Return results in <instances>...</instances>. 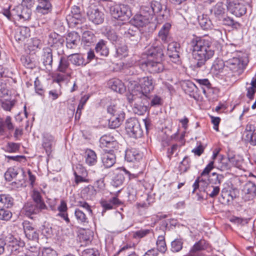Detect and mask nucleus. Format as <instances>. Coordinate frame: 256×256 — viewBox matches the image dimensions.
<instances>
[{
	"label": "nucleus",
	"mask_w": 256,
	"mask_h": 256,
	"mask_svg": "<svg viewBox=\"0 0 256 256\" xmlns=\"http://www.w3.org/2000/svg\"><path fill=\"white\" fill-rule=\"evenodd\" d=\"M22 6H16V8H14L12 12L8 9H4L3 10L2 13L8 20H10L12 14L14 15L16 14L18 16L17 14L20 13L19 12L22 10Z\"/></svg>",
	"instance_id": "09e8293b"
},
{
	"label": "nucleus",
	"mask_w": 256,
	"mask_h": 256,
	"mask_svg": "<svg viewBox=\"0 0 256 256\" xmlns=\"http://www.w3.org/2000/svg\"><path fill=\"white\" fill-rule=\"evenodd\" d=\"M41 60L47 69L50 70L52 64V52L50 48H46L43 49Z\"/></svg>",
	"instance_id": "6ab92c4d"
},
{
	"label": "nucleus",
	"mask_w": 256,
	"mask_h": 256,
	"mask_svg": "<svg viewBox=\"0 0 256 256\" xmlns=\"http://www.w3.org/2000/svg\"><path fill=\"white\" fill-rule=\"evenodd\" d=\"M160 60L148 58L141 62L142 68H146L150 73H158L164 70V66Z\"/></svg>",
	"instance_id": "1a4fd4ad"
},
{
	"label": "nucleus",
	"mask_w": 256,
	"mask_h": 256,
	"mask_svg": "<svg viewBox=\"0 0 256 256\" xmlns=\"http://www.w3.org/2000/svg\"><path fill=\"white\" fill-rule=\"evenodd\" d=\"M147 54L148 59L150 58L158 60H162L164 56V52L160 42L156 40L148 50Z\"/></svg>",
	"instance_id": "f8f14e48"
},
{
	"label": "nucleus",
	"mask_w": 256,
	"mask_h": 256,
	"mask_svg": "<svg viewBox=\"0 0 256 256\" xmlns=\"http://www.w3.org/2000/svg\"><path fill=\"white\" fill-rule=\"evenodd\" d=\"M118 113L119 115L112 116L110 118L108 122L110 128L114 129L119 127L122 124L124 118V113L122 110H119Z\"/></svg>",
	"instance_id": "bb28decb"
},
{
	"label": "nucleus",
	"mask_w": 256,
	"mask_h": 256,
	"mask_svg": "<svg viewBox=\"0 0 256 256\" xmlns=\"http://www.w3.org/2000/svg\"><path fill=\"white\" fill-rule=\"evenodd\" d=\"M212 72L215 75L223 77L230 76V72L227 70L226 66V61L216 58L213 62L211 68Z\"/></svg>",
	"instance_id": "6e6552de"
},
{
	"label": "nucleus",
	"mask_w": 256,
	"mask_h": 256,
	"mask_svg": "<svg viewBox=\"0 0 256 256\" xmlns=\"http://www.w3.org/2000/svg\"><path fill=\"white\" fill-rule=\"evenodd\" d=\"M81 166H80V169L82 170L80 172L78 171V168H76L77 170H76L74 172L75 182L76 184L88 182L86 178L88 176V172L86 170L82 168H81Z\"/></svg>",
	"instance_id": "e433bc0d"
},
{
	"label": "nucleus",
	"mask_w": 256,
	"mask_h": 256,
	"mask_svg": "<svg viewBox=\"0 0 256 256\" xmlns=\"http://www.w3.org/2000/svg\"><path fill=\"white\" fill-rule=\"evenodd\" d=\"M192 58L198 68H201L214 55V49L210 40L200 37L193 38L190 43Z\"/></svg>",
	"instance_id": "f257e3e1"
},
{
	"label": "nucleus",
	"mask_w": 256,
	"mask_h": 256,
	"mask_svg": "<svg viewBox=\"0 0 256 256\" xmlns=\"http://www.w3.org/2000/svg\"><path fill=\"white\" fill-rule=\"evenodd\" d=\"M80 42V36L77 32L69 33L66 38V45L68 48L74 49L76 48Z\"/></svg>",
	"instance_id": "412c9836"
},
{
	"label": "nucleus",
	"mask_w": 256,
	"mask_h": 256,
	"mask_svg": "<svg viewBox=\"0 0 256 256\" xmlns=\"http://www.w3.org/2000/svg\"><path fill=\"white\" fill-rule=\"evenodd\" d=\"M230 163L232 166H235L236 168H240L242 166V160L239 157H231L230 158Z\"/></svg>",
	"instance_id": "13d9d810"
},
{
	"label": "nucleus",
	"mask_w": 256,
	"mask_h": 256,
	"mask_svg": "<svg viewBox=\"0 0 256 256\" xmlns=\"http://www.w3.org/2000/svg\"><path fill=\"white\" fill-rule=\"evenodd\" d=\"M77 206L84 209L88 214H92L90 206L86 202L81 200L78 201L77 202Z\"/></svg>",
	"instance_id": "0e129e2a"
},
{
	"label": "nucleus",
	"mask_w": 256,
	"mask_h": 256,
	"mask_svg": "<svg viewBox=\"0 0 256 256\" xmlns=\"http://www.w3.org/2000/svg\"><path fill=\"white\" fill-rule=\"evenodd\" d=\"M125 128L126 134L130 137L136 138L142 136V132L139 122L134 118H130L127 120Z\"/></svg>",
	"instance_id": "39448f33"
},
{
	"label": "nucleus",
	"mask_w": 256,
	"mask_h": 256,
	"mask_svg": "<svg viewBox=\"0 0 256 256\" xmlns=\"http://www.w3.org/2000/svg\"><path fill=\"white\" fill-rule=\"evenodd\" d=\"M64 42V40L61 38L60 36L53 32L50 34L48 43L51 46L58 47L61 46Z\"/></svg>",
	"instance_id": "f704fd0d"
},
{
	"label": "nucleus",
	"mask_w": 256,
	"mask_h": 256,
	"mask_svg": "<svg viewBox=\"0 0 256 256\" xmlns=\"http://www.w3.org/2000/svg\"><path fill=\"white\" fill-rule=\"evenodd\" d=\"M13 204V198L8 194H0V207H10Z\"/></svg>",
	"instance_id": "a19ab883"
},
{
	"label": "nucleus",
	"mask_w": 256,
	"mask_h": 256,
	"mask_svg": "<svg viewBox=\"0 0 256 256\" xmlns=\"http://www.w3.org/2000/svg\"><path fill=\"white\" fill-rule=\"evenodd\" d=\"M122 110L116 105H110L108 108V112L112 116L119 115L118 112Z\"/></svg>",
	"instance_id": "338daca9"
},
{
	"label": "nucleus",
	"mask_w": 256,
	"mask_h": 256,
	"mask_svg": "<svg viewBox=\"0 0 256 256\" xmlns=\"http://www.w3.org/2000/svg\"><path fill=\"white\" fill-rule=\"evenodd\" d=\"M180 48L178 44L176 42H170L167 47V54L171 58V60L174 62H179L178 50Z\"/></svg>",
	"instance_id": "f3484780"
},
{
	"label": "nucleus",
	"mask_w": 256,
	"mask_h": 256,
	"mask_svg": "<svg viewBox=\"0 0 256 256\" xmlns=\"http://www.w3.org/2000/svg\"><path fill=\"white\" fill-rule=\"evenodd\" d=\"M256 194V186L252 182L248 181L244 186L242 190V198L245 200H252Z\"/></svg>",
	"instance_id": "2eb2a0df"
},
{
	"label": "nucleus",
	"mask_w": 256,
	"mask_h": 256,
	"mask_svg": "<svg viewBox=\"0 0 256 256\" xmlns=\"http://www.w3.org/2000/svg\"><path fill=\"white\" fill-rule=\"evenodd\" d=\"M142 158V154L135 148L126 150L125 159L129 162L139 161Z\"/></svg>",
	"instance_id": "4be33fe9"
},
{
	"label": "nucleus",
	"mask_w": 256,
	"mask_h": 256,
	"mask_svg": "<svg viewBox=\"0 0 256 256\" xmlns=\"http://www.w3.org/2000/svg\"><path fill=\"white\" fill-rule=\"evenodd\" d=\"M152 18L146 12H143L142 9L141 14L135 15L130 20V24L137 28L145 26Z\"/></svg>",
	"instance_id": "9b49d317"
},
{
	"label": "nucleus",
	"mask_w": 256,
	"mask_h": 256,
	"mask_svg": "<svg viewBox=\"0 0 256 256\" xmlns=\"http://www.w3.org/2000/svg\"><path fill=\"white\" fill-rule=\"evenodd\" d=\"M227 8L230 13L236 16H240L246 14V8L242 2L238 0H229L227 2Z\"/></svg>",
	"instance_id": "0eeeda50"
},
{
	"label": "nucleus",
	"mask_w": 256,
	"mask_h": 256,
	"mask_svg": "<svg viewBox=\"0 0 256 256\" xmlns=\"http://www.w3.org/2000/svg\"><path fill=\"white\" fill-rule=\"evenodd\" d=\"M6 241L7 242L6 250L8 252L9 254H18L21 248L18 241L12 236H10L9 237H6Z\"/></svg>",
	"instance_id": "dca6fc26"
},
{
	"label": "nucleus",
	"mask_w": 256,
	"mask_h": 256,
	"mask_svg": "<svg viewBox=\"0 0 256 256\" xmlns=\"http://www.w3.org/2000/svg\"><path fill=\"white\" fill-rule=\"evenodd\" d=\"M147 108L144 104H138L136 102L134 104L133 110L135 114L138 115H142L146 112Z\"/></svg>",
	"instance_id": "3c124183"
},
{
	"label": "nucleus",
	"mask_w": 256,
	"mask_h": 256,
	"mask_svg": "<svg viewBox=\"0 0 256 256\" xmlns=\"http://www.w3.org/2000/svg\"><path fill=\"white\" fill-rule=\"evenodd\" d=\"M23 227L26 237L30 240H38V233L32 227V224L28 222L25 221L23 222Z\"/></svg>",
	"instance_id": "a211bd4d"
},
{
	"label": "nucleus",
	"mask_w": 256,
	"mask_h": 256,
	"mask_svg": "<svg viewBox=\"0 0 256 256\" xmlns=\"http://www.w3.org/2000/svg\"><path fill=\"white\" fill-rule=\"evenodd\" d=\"M250 86L247 88L246 96L250 100L254 98V96L256 92V78H253L250 82Z\"/></svg>",
	"instance_id": "a18cd8bd"
},
{
	"label": "nucleus",
	"mask_w": 256,
	"mask_h": 256,
	"mask_svg": "<svg viewBox=\"0 0 256 256\" xmlns=\"http://www.w3.org/2000/svg\"><path fill=\"white\" fill-rule=\"evenodd\" d=\"M32 197L36 204L40 208H46V206L42 200V197L39 191L34 190L32 194Z\"/></svg>",
	"instance_id": "58836bf2"
},
{
	"label": "nucleus",
	"mask_w": 256,
	"mask_h": 256,
	"mask_svg": "<svg viewBox=\"0 0 256 256\" xmlns=\"http://www.w3.org/2000/svg\"><path fill=\"white\" fill-rule=\"evenodd\" d=\"M203 249L202 244L200 242L196 243L191 248L188 256H198L197 252Z\"/></svg>",
	"instance_id": "6e6d98bb"
},
{
	"label": "nucleus",
	"mask_w": 256,
	"mask_h": 256,
	"mask_svg": "<svg viewBox=\"0 0 256 256\" xmlns=\"http://www.w3.org/2000/svg\"><path fill=\"white\" fill-rule=\"evenodd\" d=\"M120 32L125 38L132 40L137 41L139 37V30L138 28L132 24H124V26L121 28Z\"/></svg>",
	"instance_id": "9d476101"
},
{
	"label": "nucleus",
	"mask_w": 256,
	"mask_h": 256,
	"mask_svg": "<svg viewBox=\"0 0 256 256\" xmlns=\"http://www.w3.org/2000/svg\"><path fill=\"white\" fill-rule=\"evenodd\" d=\"M36 11L38 13L46 14L51 10L52 4L49 0H38Z\"/></svg>",
	"instance_id": "cd10ccee"
},
{
	"label": "nucleus",
	"mask_w": 256,
	"mask_h": 256,
	"mask_svg": "<svg viewBox=\"0 0 256 256\" xmlns=\"http://www.w3.org/2000/svg\"><path fill=\"white\" fill-rule=\"evenodd\" d=\"M186 85L188 88H190V90H188V91L190 93V95H194V94L197 93L198 90V88L197 86L192 82L188 81L186 82Z\"/></svg>",
	"instance_id": "69168bd1"
},
{
	"label": "nucleus",
	"mask_w": 256,
	"mask_h": 256,
	"mask_svg": "<svg viewBox=\"0 0 256 256\" xmlns=\"http://www.w3.org/2000/svg\"><path fill=\"white\" fill-rule=\"evenodd\" d=\"M241 52H236L232 54V58L228 60L225 59L226 66L227 70L232 73L238 72L243 69L248 62V60L246 56H241Z\"/></svg>",
	"instance_id": "7ed1b4c3"
},
{
	"label": "nucleus",
	"mask_w": 256,
	"mask_h": 256,
	"mask_svg": "<svg viewBox=\"0 0 256 256\" xmlns=\"http://www.w3.org/2000/svg\"><path fill=\"white\" fill-rule=\"evenodd\" d=\"M156 248L158 251L164 253L166 250V246L164 238L162 236H160L156 241Z\"/></svg>",
	"instance_id": "de8ad7c7"
},
{
	"label": "nucleus",
	"mask_w": 256,
	"mask_h": 256,
	"mask_svg": "<svg viewBox=\"0 0 256 256\" xmlns=\"http://www.w3.org/2000/svg\"><path fill=\"white\" fill-rule=\"evenodd\" d=\"M108 85L112 90L120 94L124 93L126 90L124 84L122 80L118 78L110 80Z\"/></svg>",
	"instance_id": "393cba45"
},
{
	"label": "nucleus",
	"mask_w": 256,
	"mask_h": 256,
	"mask_svg": "<svg viewBox=\"0 0 256 256\" xmlns=\"http://www.w3.org/2000/svg\"><path fill=\"white\" fill-rule=\"evenodd\" d=\"M190 160L188 156L184 158L180 165V168L181 171L186 172L190 166Z\"/></svg>",
	"instance_id": "bf43d9fd"
},
{
	"label": "nucleus",
	"mask_w": 256,
	"mask_h": 256,
	"mask_svg": "<svg viewBox=\"0 0 256 256\" xmlns=\"http://www.w3.org/2000/svg\"><path fill=\"white\" fill-rule=\"evenodd\" d=\"M82 256H99V252L94 248H87L82 251Z\"/></svg>",
	"instance_id": "680f3d73"
},
{
	"label": "nucleus",
	"mask_w": 256,
	"mask_h": 256,
	"mask_svg": "<svg viewBox=\"0 0 256 256\" xmlns=\"http://www.w3.org/2000/svg\"><path fill=\"white\" fill-rule=\"evenodd\" d=\"M70 76V74H67L58 73L56 74L55 77L54 78V81L57 83L60 84L62 82H64Z\"/></svg>",
	"instance_id": "e2e57ef3"
},
{
	"label": "nucleus",
	"mask_w": 256,
	"mask_h": 256,
	"mask_svg": "<svg viewBox=\"0 0 256 256\" xmlns=\"http://www.w3.org/2000/svg\"><path fill=\"white\" fill-rule=\"evenodd\" d=\"M18 174V172L14 168H10L6 172L4 177L6 180L10 181L14 178H15Z\"/></svg>",
	"instance_id": "4d7b16f0"
},
{
	"label": "nucleus",
	"mask_w": 256,
	"mask_h": 256,
	"mask_svg": "<svg viewBox=\"0 0 256 256\" xmlns=\"http://www.w3.org/2000/svg\"><path fill=\"white\" fill-rule=\"evenodd\" d=\"M34 4V0H22V4L26 6V8H24L21 11L20 13H18V16L20 18H23L25 20H28L30 17V14L28 12L29 10L28 8V7H31Z\"/></svg>",
	"instance_id": "c85d7f7f"
},
{
	"label": "nucleus",
	"mask_w": 256,
	"mask_h": 256,
	"mask_svg": "<svg viewBox=\"0 0 256 256\" xmlns=\"http://www.w3.org/2000/svg\"><path fill=\"white\" fill-rule=\"evenodd\" d=\"M183 242L180 239H176L171 243V250L173 252H178L182 248Z\"/></svg>",
	"instance_id": "8fccbe9b"
},
{
	"label": "nucleus",
	"mask_w": 256,
	"mask_h": 256,
	"mask_svg": "<svg viewBox=\"0 0 256 256\" xmlns=\"http://www.w3.org/2000/svg\"><path fill=\"white\" fill-rule=\"evenodd\" d=\"M87 14L89 20L96 24L102 23L104 19V12L96 8L90 7L87 12Z\"/></svg>",
	"instance_id": "4468645a"
},
{
	"label": "nucleus",
	"mask_w": 256,
	"mask_h": 256,
	"mask_svg": "<svg viewBox=\"0 0 256 256\" xmlns=\"http://www.w3.org/2000/svg\"><path fill=\"white\" fill-rule=\"evenodd\" d=\"M85 162L88 166H94L97 162V156L96 152L90 149L86 150L85 152Z\"/></svg>",
	"instance_id": "c9c22d12"
},
{
	"label": "nucleus",
	"mask_w": 256,
	"mask_h": 256,
	"mask_svg": "<svg viewBox=\"0 0 256 256\" xmlns=\"http://www.w3.org/2000/svg\"><path fill=\"white\" fill-rule=\"evenodd\" d=\"M68 58L72 64L76 66H84L88 62H86L84 57L78 54H74L68 56Z\"/></svg>",
	"instance_id": "2f4dec72"
},
{
	"label": "nucleus",
	"mask_w": 256,
	"mask_h": 256,
	"mask_svg": "<svg viewBox=\"0 0 256 256\" xmlns=\"http://www.w3.org/2000/svg\"><path fill=\"white\" fill-rule=\"evenodd\" d=\"M30 36V28L26 26H20L16 31L14 38L18 42L20 43L24 42Z\"/></svg>",
	"instance_id": "aec40b11"
},
{
	"label": "nucleus",
	"mask_w": 256,
	"mask_h": 256,
	"mask_svg": "<svg viewBox=\"0 0 256 256\" xmlns=\"http://www.w3.org/2000/svg\"><path fill=\"white\" fill-rule=\"evenodd\" d=\"M12 216V212L7 209L0 208V220L8 221Z\"/></svg>",
	"instance_id": "603ef678"
},
{
	"label": "nucleus",
	"mask_w": 256,
	"mask_h": 256,
	"mask_svg": "<svg viewBox=\"0 0 256 256\" xmlns=\"http://www.w3.org/2000/svg\"><path fill=\"white\" fill-rule=\"evenodd\" d=\"M216 166L221 171H226L230 170L231 168V164L230 163V158L220 156V158Z\"/></svg>",
	"instance_id": "7c9ffc66"
},
{
	"label": "nucleus",
	"mask_w": 256,
	"mask_h": 256,
	"mask_svg": "<svg viewBox=\"0 0 256 256\" xmlns=\"http://www.w3.org/2000/svg\"><path fill=\"white\" fill-rule=\"evenodd\" d=\"M110 11L114 18L122 21L128 20L132 15L129 6L123 4H115L111 6Z\"/></svg>",
	"instance_id": "20e7f679"
},
{
	"label": "nucleus",
	"mask_w": 256,
	"mask_h": 256,
	"mask_svg": "<svg viewBox=\"0 0 256 256\" xmlns=\"http://www.w3.org/2000/svg\"><path fill=\"white\" fill-rule=\"evenodd\" d=\"M198 22L203 30H208L212 28V22L206 15H202L200 16L198 18Z\"/></svg>",
	"instance_id": "ea45409f"
},
{
	"label": "nucleus",
	"mask_w": 256,
	"mask_h": 256,
	"mask_svg": "<svg viewBox=\"0 0 256 256\" xmlns=\"http://www.w3.org/2000/svg\"><path fill=\"white\" fill-rule=\"evenodd\" d=\"M75 217L79 223H85L88 222V218L86 214L79 208H76L74 212Z\"/></svg>",
	"instance_id": "c03bdc74"
},
{
	"label": "nucleus",
	"mask_w": 256,
	"mask_h": 256,
	"mask_svg": "<svg viewBox=\"0 0 256 256\" xmlns=\"http://www.w3.org/2000/svg\"><path fill=\"white\" fill-rule=\"evenodd\" d=\"M102 160L106 168H110L116 162L115 155L112 152L106 151L102 155Z\"/></svg>",
	"instance_id": "5701e85b"
},
{
	"label": "nucleus",
	"mask_w": 256,
	"mask_h": 256,
	"mask_svg": "<svg viewBox=\"0 0 256 256\" xmlns=\"http://www.w3.org/2000/svg\"><path fill=\"white\" fill-rule=\"evenodd\" d=\"M68 61V58L63 56L61 57L58 67V71L60 72L67 74H70Z\"/></svg>",
	"instance_id": "72a5a7b5"
},
{
	"label": "nucleus",
	"mask_w": 256,
	"mask_h": 256,
	"mask_svg": "<svg viewBox=\"0 0 256 256\" xmlns=\"http://www.w3.org/2000/svg\"><path fill=\"white\" fill-rule=\"evenodd\" d=\"M44 208H40L37 204L31 203L26 204L23 208V211L24 214L28 216H30L32 214H36Z\"/></svg>",
	"instance_id": "c756f323"
},
{
	"label": "nucleus",
	"mask_w": 256,
	"mask_h": 256,
	"mask_svg": "<svg viewBox=\"0 0 256 256\" xmlns=\"http://www.w3.org/2000/svg\"><path fill=\"white\" fill-rule=\"evenodd\" d=\"M40 249L38 246H30L24 256H39L40 254Z\"/></svg>",
	"instance_id": "5fc2aeb1"
},
{
	"label": "nucleus",
	"mask_w": 256,
	"mask_h": 256,
	"mask_svg": "<svg viewBox=\"0 0 256 256\" xmlns=\"http://www.w3.org/2000/svg\"><path fill=\"white\" fill-rule=\"evenodd\" d=\"M96 52L100 56H106L108 54L109 50L106 46V42L104 40H100L95 48Z\"/></svg>",
	"instance_id": "4c0bfd02"
},
{
	"label": "nucleus",
	"mask_w": 256,
	"mask_h": 256,
	"mask_svg": "<svg viewBox=\"0 0 256 256\" xmlns=\"http://www.w3.org/2000/svg\"><path fill=\"white\" fill-rule=\"evenodd\" d=\"M95 39L94 34L90 31H86L82 34V40L86 44H90L94 42Z\"/></svg>",
	"instance_id": "49530a36"
},
{
	"label": "nucleus",
	"mask_w": 256,
	"mask_h": 256,
	"mask_svg": "<svg viewBox=\"0 0 256 256\" xmlns=\"http://www.w3.org/2000/svg\"><path fill=\"white\" fill-rule=\"evenodd\" d=\"M54 143V138L52 135L49 134H43L42 146L48 154H50Z\"/></svg>",
	"instance_id": "b1692460"
},
{
	"label": "nucleus",
	"mask_w": 256,
	"mask_h": 256,
	"mask_svg": "<svg viewBox=\"0 0 256 256\" xmlns=\"http://www.w3.org/2000/svg\"><path fill=\"white\" fill-rule=\"evenodd\" d=\"M127 86L129 91H132L134 94H138L140 98H144L147 97L154 87V80L150 76L142 78L139 79L138 82L130 80Z\"/></svg>",
	"instance_id": "f03ea898"
},
{
	"label": "nucleus",
	"mask_w": 256,
	"mask_h": 256,
	"mask_svg": "<svg viewBox=\"0 0 256 256\" xmlns=\"http://www.w3.org/2000/svg\"><path fill=\"white\" fill-rule=\"evenodd\" d=\"M246 140L252 146H256V132H246L245 135Z\"/></svg>",
	"instance_id": "052dcab7"
},
{
	"label": "nucleus",
	"mask_w": 256,
	"mask_h": 256,
	"mask_svg": "<svg viewBox=\"0 0 256 256\" xmlns=\"http://www.w3.org/2000/svg\"><path fill=\"white\" fill-rule=\"evenodd\" d=\"M150 232L151 230L142 229L134 232L132 236L134 238H141L148 234Z\"/></svg>",
	"instance_id": "864d4df0"
},
{
	"label": "nucleus",
	"mask_w": 256,
	"mask_h": 256,
	"mask_svg": "<svg viewBox=\"0 0 256 256\" xmlns=\"http://www.w3.org/2000/svg\"><path fill=\"white\" fill-rule=\"evenodd\" d=\"M42 256H57L56 251L50 248H44L42 251Z\"/></svg>",
	"instance_id": "774afa93"
},
{
	"label": "nucleus",
	"mask_w": 256,
	"mask_h": 256,
	"mask_svg": "<svg viewBox=\"0 0 256 256\" xmlns=\"http://www.w3.org/2000/svg\"><path fill=\"white\" fill-rule=\"evenodd\" d=\"M171 25L169 23H166L158 32L159 38L164 42H168L170 41L169 30Z\"/></svg>",
	"instance_id": "473e14b6"
},
{
	"label": "nucleus",
	"mask_w": 256,
	"mask_h": 256,
	"mask_svg": "<svg viewBox=\"0 0 256 256\" xmlns=\"http://www.w3.org/2000/svg\"><path fill=\"white\" fill-rule=\"evenodd\" d=\"M162 6L161 4L158 1H152L150 6H144L142 7L143 12H146L152 18L155 14L164 16V14H162Z\"/></svg>",
	"instance_id": "ddd939ff"
},
{
	"label": "nucleus",
	"mask_w": 256,
	"mask_h": 256,
	"mask_svg": "<svg viewBox=\"0 0 256 256\" xmlns=\"http://www.w3.org/2000/svg\"><path fill=\"white\" fill-rule=\"evenodd\" d=\"M226 12L224 4L222 2H218L211 9V13L218 20H221Z\"/></svg>",
	"instance_id": "a878e982"
},
{
	"label": "nucleus",
	"mask_w": 256,
	"mask_h": 256,
	"mask_svg": "<svg viewBox=\"0 0 256 256\" xmlns=\"http://www.w3.org/2000/svg\"><path fill=\"white\" fill-rule=\"evenodd\" d=\"M100 146L106 151L114 152L118 148V144L115 138L110 134H106L100 139Z\"/></svg>",
	"instance_id": "423d86ee"
},
{
	"label": "nucleus",
	"mask_w": 256,
	"mask_h": 256,
	"mask_svg": "<svg viewBox=\"0 0 256 256\" xmlns=\"http://www.w3.org/2000/svg\"><path fill=\"white\" fill-rule=\"evenodd\" d=\"M204 191L210 197L214 198L219 194L220 188L218 186H214L212 184H208L206 186Z\"/></svg>",
	"instance_id": "79ce46f5"
},
{
	"label": "nucleus",
	"mask_w": 256,
	"mask_h": 256,
	"mask_svg": "<svg viewBox=\"0 0 256 256\" xmlns=\"http://www.w3.org/2000/svg\"><path fill=\"white\" fill-rule=\"evenodd\" d=\"M128 55V50L127 46L122 44L118 46L116 48V53L114 56L119 59L126 57Z\"/></svg>",
	"instance_id": "37998d69"
}]
</instances>
